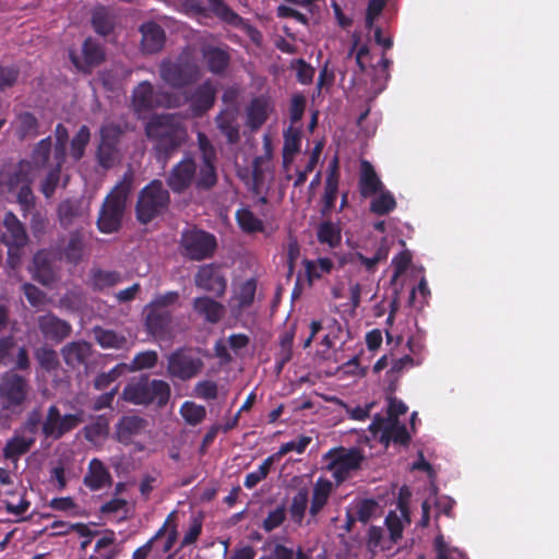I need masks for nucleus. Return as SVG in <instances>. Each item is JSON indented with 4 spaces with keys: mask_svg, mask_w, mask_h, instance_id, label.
Listing matches in <instances>:
<instances>
[{
    "mask_svg": "<svg viewBox=\"0 0 559 559\" xmlns=\"http://www.w3.org/2000/svg\"><path fill=\"white\" fill-rule=\"evenodd\" d=\"M146 135L155 142L158 159L167 162L169 155L178 150L187 138V131L180 119L174 115L153 117L146 124Z\"/></svg>",
    "mask_w": 559,
    "mask_h": 559,
    "instance_id": "nucleus-1",
    "label": "nucleus"
},
{
    "mask_svg": "<svg viewBox=\"0 0 559 559\" xmlns=\"http://www.w3.org/2000/svg\"><path fill=\"white\" fill-rule=\"evenodd\" d=\"M121 397L133 405H155L164 407L170 397V386L166 381L151 379L143 374L132 379L123 389Z\"/></svg>",
    "mask_w": 559,
    "mask_h": 559,
    "instance_id": "nucleus-2",
    "label": "nucleus"
},
{
    "mask_svg": "<svg viewBox=\"0 0 559 559\" xmlns=\"http://www.w3.org/2000/svg\"><path fill=\"white\" fill-rule=\"evenodd\" d=\"M131 185L132 174L127 173L106 197L97 218V226L102 233L111 234L119 229Z\"/></svg>",
    "mask_w": 559,
    "mask_h": 559,
    "instance_id": "nucleus-3",
    "label": "nucleus"
},
{
    "mask_svg": "<svg viewBox=\"0 0 559 559\" xmlns=\"http://www.w3.org/2000/svg\"><path fill=\"white\" fill-rule=\"evenodd\" d=\"M31 392L28 379L13 370L0 376V409L5 415H20Z\"/></svg>",
    "mask_w": 559,
    "mask_h": 559,
    "instance_id": "nucleus-4",
    "label": "nucleus"
},
{
    "mask_svg": "<svg viewBox=\"0 0 559 559\" xmlns=\"http://www.w3.org/2000/svg\"><path fill=\"white\" fill-rule=\"evenodd\" d=\"M169 192L159 180H153L144 187L136 204V217L142 224H147L162 214L169 204Z\"/></svg>",
    "mask_w": 559,
    "mask_h": 559,
    "instance_id": "nucleus-5",
    "label": "nucleus"
},
{
    "mask_svg": "<svg viewBox=\"0 0 559 559\" xmlns=\"http://www.w3.org/2000/svg\"><path fill=\"white\" fill-rule=\"evenodd\" d=\"M326 469L337 483H342L349 475L359 469L365 455L358 448H336L330 450L324 456Z\"/></svg>",
    "mask_w": 559,
    "mask_h": 559,
    "instance_id": "nucleus-6",
    "label": "nucleus"
},
{
    "mask_svg": "<svg viewBox=\"0 0 559 559\" xmlns=\"http://www.w3.org/2000/svg\"><path fill=\"white\" fill-rule=\"evenodd\" d=\"M83 415V411L62 415L56 405H50L41 425V435L46 439L59 440L84 421Z\"/></svg>",
    "mask_w": 559,
    "mask_h": 559,
    "instance_id": "nucleus-7",
    "label": "nucleus"
},
{
    "mask_svg": "<svg viewBox=\"0 0 559 559\" xmlns=\"http://www.w3.org/2000/svg\"><path fill=\"white\" fill-rule=\"evenodd\" d=\"M159 74L164 82L173 87H182L195 82L200 76L198 64L188 57H180L176 61H163Z\"/></svg>",
    "mask_w": 559,
    "mask_h": 559,
    "instance_id": "nucleus-8",
    "label": "nucleus"
},
{
    "mask_svg": "<svg viewBox=\"0 0 559 559\" xmlns=\"http://www.w3.org/2000/svg\"><path fill=\"white\" fill-rule=\"evenodd\" d=\"M180 247L185 257L200 261L213 255L216 239L204 230L194 227L188 228L181 234Z\"/></svg>",
    "mask_w": 559,
    "mask_h": 559,
    "instance_id": "nucleus-9",
    "label": "nucleus"
},
{
    "mask_svg": "<svg viewBox=\"0 0 559 559\" xmlns=\"http://www.w3.org/2000/svg\"><path fill=\"white\" fill-rule=\"evenodd\" d=\"M5 231L2 241L8 246V264L11 269L21 262V249L27 243L28 237L23 224L13 213H7L3 219Z\"/></svg>",
    "mask_w": 559,
    "mask_h": 559,
    "instance_id": "nucleus-10",
    "label": "nucleus"
},
{
    "mask_svg": "<svg viewBox=\"0 0 559 559\" xmlns=\"http://www.w3.org/2000/svg\"><path fill=\"white\" fill-rule=\"evenodd\" d=\"M200 167L191 157L183 158L176 164L168 177L167 185L176 193H182L188 188L194 187L197 191H209L212 188L199 187Z\"/></svg>",
    "mask_w": 559,
    "mask_h": 559,
    "instance_id": "nucleus-11",
    "label": "nucleus"
},
{
    "mask_svg": "<svg viewBox=\"0 0 559 559\" xmlns=\"http://www.w3.org/2000/svg\"><path fill=\"white\" fill-rule=\"evenodd\" d=\"M123 133L120 126L108 122L102 126L99 130L100 141L97 147L98 164L108 169L120 160L118 142Z\"/></svg>",
    "mask_w": 559,
    "mask_h": 559,
    "instance_id": "nucleus-12",
    "label": "nucleus"
},
{
    "mask_svg": "<svg viewBox=\"0 0 559 559\" xmlns=\"http://www.w3.org/2000/svg\"><path fill=\"white\" fill-rule=\"evenodd\" d=\"M145 326L147 332L156 340L170 342L178 333V322L171 311H162L152 308H144Z\"/></svg>",
    "mask_w": 559,
    "mask_h": 559,
    "instance_id": "nucleus-13",
    "label": "nucleus"
},
{
    "mask_svg": "<svg viewBox=\"0 0 559 559\" xmlns=\"http://www.w3.org/2000/svg\"><path fill=\"white\" fill-rule=\"evenodd\" d=\"M167 360V371L169 376L182 381L194 378L204 367L201 357L186 349H177L168 356Z\"/></svg>",
    "mask_w": 559,
    "mask_h": 559,
    "instance_id": "nucleus-14",
    "label": "nucleus"
},
{
    "mask_svg": "<svg viewBox=\"0 0 559 559\" xmlns=\"http://www.w3.org/2000/svg\"><path fill=\"white\" fill-rule=\"evenodd\" d=\"M197 140L201 157L198 185L203 188H214L217 183L216 148L207 135L202 132H198Z\"/></svg>",
    "mask_w": 559,
    "mask_h": 559,
    "instance_id": "nucleus-15",
    "label": "nucleus"
},
{
    "mask_svg": "<svg viewBox=\"0 0 559 559\" xmlns=\"http://www.w3.org/2000/svg\"><path fill=\"white\" fill-rule=\"evenodd\" d=\"M86 233L83 227H76L67 236L59 239L55 247L56 253L66 262L78 265L86 252Z\"/></svg>",
    "mask_w": 559,
    "mask_h": 559,
    "instance_id": "nucleus-16",
    "label": "nucleus"
},
{
    "mask_svg": "<svg viewBox=\"0 0 559 559\" xmlns=\"http://www.w3.org/2000/svg\"><path fill=\"white\" fill-rule=\"evenodd\" d=\"M369 429L385 445L390 442L406 444L409 440L406 427L399 418H377Z\"/></svg>",
    "mask_w": 559,
    "mask_h": 559,
    "instance_id": "nucleus-17",
    "label": "nucleus"
},
{
    "mask_svg": "<svg viewBox=\"0 0 559 559\" xmlns=\"http://www.w3.org/2000/svg\"><path fill=\"white\" fill-rule=\"evenodd\" d=\"M207 5L210 10L223 22L243 31L253 43H260L262 37L260 32L248 22H246L223 0H207Z\"/></svg>",
    "mask_w": 559,
    "mask_h": 559,
    "instance_id": "nucleus-18",
    "label": "nucleus"
},
{
    "mask_svg": "<svg viewBox=\"0 0 559 559\" xmlns=\"http://www.w3.org/2000/svg\"><path fill=\"white\" fill-rule=\"evenodd\" d=\"M58 221L62 228L83 227L88 217V206L81 199L63 200L57 209Z\"/></svg>",
    "mask_w": 559,
    "mask_h": 559,
    "instance_id": "nucleus-19",
    "label": "nucleus"
},
{
    "mask_svg": "<svg viewBox=\"0 0 559 559\" xmlns=\"http://www.w3.org/2000/svg\"><path fill=\"white\" fill-rule=\"evenodd\" d=\"M132 103L134 109L141 112L153 109L157 105L179 107L181 106V98L180 96H169L164 102H160L154 94L152 84L144 81L134 88Z\"/></svg>",
    "mask_w": 559,
    "mask_h": 559,
    "instance_id": "nucleus-20",
    "label": "nucleus"
},
{
    "mask_svg": "<svg viewBox=\"0 0 559 559\" xmlns=\"http://www.w3.org/2000/svg\"><path fill=\"white\" fill-rule=\"evenodd\" d=\"M194 284L218 297L225 294L227 287L226 278L219 267L214 264L202 265L194 276Z\"/></svg>",
    "mask_w": 559,
    "mask_h": 559,
    "instance_id": "nucleus-21",
    "label": "nucleus"
},
{
    "mask_svg": "<svg viewBox=\"0 0 559 559\" xmlns=\"http://www.w3.org/2000/svg\"><path fill=\"white\" fill-rule=\"evenodd\" d=\"M37 325L46 340L57 343L62 342L72 332V326L68 321L60 319L51 312L39 316L37 318Z\"/></svg>",
    "mask_w": 559,
    "mask_h": 559,
    "instance_id": "nucleus-22",
    "label": "nucleus"
},
{
    "mask_svg": "<svg viewBox=\"0 0 559 559\" xmlns=\"http://www.w3.org/2000/svg\"><path fill=\"white\" fill-rule=\"evenodd\" d=\"M32 171L37 175L38 170H50L51 168L62 167L64 160L58 163L55 159V147L52 148L51 138L47 136L40 140L34 147L31 159Z\"/></svg>",
    "mask_w": 559,
    "mask_h": 559,
    "instance_id": "nucleus-23",
    "label": "nucleus"
},
{
    "mask_svg": "<svg viewBox=\"0 0 559 559\" xmlns=\"http://www.w3.org/2000/svg\"><path fill=\"white\" fill-rule=\"evenodd\" d=\"M215 95L214 85L211 82H204L194 90L190 97L181 98V104L189 100L193 115L201 116L214 105Z\"/></svg>",
    "mask_w": 559,
    "mask_h": 559,
    "instance_id": "nucleus-24",
    "label": "nucleus"
},
{
    "mask_svg": "<svg viewBox=\"0 0 559 559\" xmlns=\"http://www.w3.org/2000/svg\"><path fill=\"white\" fill-rule=\"evenodd\" d=\"M83 59L81 60L73 52L70 53L73 64L82 71H90L93 67L98 66L105 59L103 47L93 38H87L82 47Z\"/></svg>",
    "mask_w": 559,
    "mask_h": 559,
    "instance_id": "nucleus-25",
    "label": "nucleus"
},
{
    "mask_svg": "<svg viewBox=\"0 0 559 559\" xmlns=\"http://www.w3.org/2000/svg\"><path fill=\"white\" fill-rule=\"evenodd\" d=\"M92 355V346L85 341H74L61 348V356L67 366L78 368L86 365Z\"/></svg>",
    "mask_w": 559,
    "mask_h": 559,
    "instance_id": "nucleus-26",
    "label": "nucleus"
},
{
    "mask_svg": "<svg viewBox=\"0 0 559 559\" xmlns=\"http://www.w3.org/2000/svg\"><path fill=\"white\" fill-rule=\"evenodd\" d=\"M83 483L91 490L96 491L109 487L112 478L105 464L98 459H93L88 464Z\"/></svg>",
    "mask_w": 559,
    "mask_h": 559,
    "instance_id": "nucleus-27",
    "label": "nucleus"
},
{
    "mask_svg": "<svg viewBox=\"0 0 559 559\" xmlns=\"http://www.w3.org/2000/svg\"><path fill=\"white\" fill-rule=\"evenodd\" d=\"M146 424V420L140 416H123L116 426L117 440L123 444H129L134 437L144 431Z\"/></svg>",
    "mask_w": 559,
    "mask_h": 559,
    "instance_id": "nucleus-28",
    "label": "nucleus"
},
{
    "mask_svg": "<svg viewBox=\"0 0 559 559\" xmlns=\"http://www.w3.org/2000/svg\"><path fill=\"white\" fill-rule=\"evenodd\" d=\"M142 34V49L146 53L159 51L165 44V32L160 25L155 22L143 23L140 27Z\"/></svg>",
    "mask_w": 559,
    "mask_h": 559,
    "instance_id": "nucleus-29",
    "label": "nucleus"
},
{
    "mask_svg": "<svg viewBox=\"0 0 559 559\" xmlns=\"http://www.w3.org/2000/svg\"><path fill=\"white\" fill-rule=\"evenodd\" d=\"M238 110L236 108H226L215 117V123L221 133L227 139V142L235 144L240 139Z\"/></svg>",
    "mask_w": 559,
    "mask_h": 559,
    "instance_id": "nucleus-30",
    "label": "nucleus"
},
{
    "mask_svg": "<svg viewBox=\"0 0 559 559\" xmlns=\"http://www.w3.org/2000/svg\"><path fill=\"white\" fill-rule=\"evenodd\" d=\"M411 523L408 508L400 503L397 510H392L385 518V525L390 533V544H396L403 536V531Z\"/></svg>",
    "mask_w": 559,
    "mask_h": 559,
    "instance_id": "nucleus-31",
    "label": "nucleus"
},
{
    "mask_svg": "<svg viewBox=\"0 0 559 559\" xmlns=\"http://www.w3.org/2000/svg\"><path fill=\"white\" fill-rule=\"evenodd\" d=\"M36 440L24 432L16 430L14 436L9 439L3 448V455L11 461H17L19 457L27 453L35 444Z\"/></svg>",
    "mask_w": 559,
    "mask_h": 559,
    "instance_id": "nucleus-32",
    "label": "nucleus"
},
{
    "mask_svg": "<svg viewBox=\"0 0 559 559\" xmlns=\"http://www.w3.org/2000/svg\"><path fill=\"white\" fill-rule=\"evenodd\" d=\"M33 277L45 286L51 285L56 281V272L47 252L39 251L34 255Z\"/></svg>",
    "mask_w": 559,
    "mask_h": 559,
    "instance_id": "nucleus-33",
    "label": "nucleus"
},
{
    "mask_svg": "<svg viewBox=\"0 0 559 559\" xmlns=\"http://www.w3.org/2000/svg\"><path fill=\"white\" fill-rule=\"evenodd\" d=\"M359 190L364 198L374 195L383 190V185L376 174L372 165L364 160L361 163V171L359 177Z\"/></svg>",
    "mask_w": 559,
    "mask_h": 559,
    "instance_id": "nucleus-34",
    "label": "nucleus"
},
{
    "mask_svg": "<svg viewBox=\"0 0 559 559\" xmlns=\"http://www.w3.org/2000/svg\"><path fill=\"white\" fill-rule=\"evenodd\" d=\"M271 107L263 97H257L251 100L247 107V126L252 130H258L267 119Z\"/></svg>",
    "mask_w": 559,
    "mask_h": 559,
    "instance_id": "nucleus-35",
    "label": "nucleus"
},
{
    "mask_svg": "<svg viewBox=\"0 0 559 559\" xmlns=\"http://www.w3.org/2000/svg\"><path fill=\"white\" fill-rule=\"evenodd\" d=\"M193 309L211 323L218 322L225 313V307L210 297L195 298Z\"/></svg>",
    "mask_w": 559,
    "mask_h": 559,
    "instance_id": "nucleus-36",
    "label": "nucleus"
},
{
    "mask_svg": "<svg viewBox=\"0 0 559 559\" xmlns=\"http://www.w3.org/2000/svg\"><path fill=\"white\" fill-rule=\"evenodd\" d=\"M202 56L209 70L217 74L224 72L230 61L229 53L225 49L214 46L203 47Z\"/></svg>",
    "mask_w": 559,
    "mask_h": 559,
    "instance_id": "nucleus-37",
    "label": "nucleus"
},
{
    "mask_svg": "<svg viewBox=\"0 0 559 559\" xmlns=\"http://www.w3.org/2000/svg\"><path fill=\"white\" fill-rule=\"evenodd\" d=\"M93 335L97 344L103 348L123 349L128 345L127 337L114 330L95 326L93 329Z\"/></svg>",
    "mask_w": 559,
    "mask_h": 559,
    "instance_id": "nucleus-38",
    "label": "nucleus"
},
{
    "mask_svg": "<svg viewBox=\"0 0 559 559\" xmlns=\"http://www.w3.org/2000/svg\"><path fill=\"white\" fill-rule=\"evenodd\" d=\"M36 178V174L32 171V165L22 160L19 163L16 169L9 175L5 186L9 192H15V190L23 187V183L33 182Z\"/></svg>",
    "mask_w": 559,
    "mask_h": 559,
    "instance_id": "nucleus-39",
    "label": "nucleus"
},
{
    "mask_svg": "<svg viewBox=\"0 0 559 559\" xmlns=\"http://www.w3.org/2000/svg\"><path fill=\"white\" fill-rule=\"evenodd\" d=\"M121 281V274L116 271L93 269L90 274V284L95 290H104L114 287Z\"/></svg>",
    "mask_w": 559,
    "mask_h": 559,
    "instance_id": "nucleus-40",
    "label": "nucleus"
},
{
    "mask_svg": "<svg viewBox=\"0 0 559 559\" xmlns=\"http://www.w3.org/2000/svg\"><path fill=\"white\" fill-rule=\"evenodd\" d=\"M332 491V484L325 479H318L314 484L313 495L309 513L316 516L322 508L326 504L328 499Z\"/></svg>",
    "mask_w": 559,
    "mask_h": 559,
    "instance_id": "nucleus-41",
    "label": "nucleus"
},
{
    "mask_svg": "<svg viewBox=\"0 0 559 559\" xmlns=\"http://www.w3.org/2000/svg\"><path fill=\"white\" fill-rule=\"evenodd\" d=\"M92 24L95 32L99 35H107L114 29L115 16L112 10L105 7L96 8L93 11Z\"/></svg>",
    "mask_w": 559,
    "mask_h": 559,
    "instance_id": "nucleus-42",
    "label": "nucleus"
},
{
    "mask_svg": "<svg viewBox=\"0 0 559 559\" xmlns=\"http://www.w3.org/2000/svg\"><path fill=\"white\" fill-rule=\"evenodd\" d=\"M59 306L70 311H80L86 306V297L81 287L74 286L60 297Z\"/></svg>",
    "mask_w": 559,
    "mask_h": 559,
    "instance_id": "nucleus-43",
    "label": "nucleus"
},
{
    "mask_svg": "<svg viewBox=\"0 0 559 559\" xmlns=\"http://www.w3.org/2000/svg\"><path fill=\"white\" fill-rule=\"evenodd\" d=\"M317 237L320 243L335 248L341 243V228L332 222H323L318 226Z\"/></svg>",
    "mask_w": 559,
    "mask_h": 559,
    "instance_id": "nucleus-44",
    "label": "nucleus"
},
{
    "mask_svg": "<svg viewBox=\"0 0 559 559\" xmlns=\"http://www.w3.org/2000/svg\"><path fill=\"white\" fill-rule=\"evenodd\" d=\"M300 145V132L298 129L289 127L284 132V145H283V163L288 166L294 158V155L299 151Z\"/></svg>",
    "mask_w": 559,
    "mask_h": 559,
    "instance_id": "nucleus-45",
    "label": "nucleus"
},
{
    "mask_svg": "<svg viewBox=\"0 0 559 559\" xmlns=\"http://www.w3.org/2000/svg\"><path fill=\"white\" fill-rule=\"evenodd\" d=\"M336 159L333 162L331 166L330 173L325 180V188L323 194L324 201V210H331L334 206V203L337 198V189H338V176L336 169Z\"/></svg>",
    "mask_w": 559,
    "mask_h": 559,
    "instance_id": "nucleus-46",
    "label": "nucleus"
},
{
    "mask_svg": "<svg viewBox=\"0 0 559 559\" xmlns=\"http://www.w3.org/2000/svg\"><path fill=\"white\" fill-rule=\"evenodd\" d=\"M44 418L41 408L35 407L26 414V417L19 430L36 440L37 435L41 432Z\"/></svg>",
    "mask_w": 559,
    "mask_h": 559,
    "instance_id": "nucleus-47",
    "label": "nucleus"
},
{
    "mask_svg": "<svg viewBox=\"0 0 559 559\" xmlns=\"http://www.w3.org/2000/svg\"><path fill=\"white\" fill-rule=\"evenodd\" d=\"M91 139L90 129L82 126L71 141L70 155L74 160H80Z\"/></svg>",
    "mask_w": 559,
    "mask_h": 559,
    "instance_id": "nucleus-48",
    "label": "nucleus"
},
{
    "mask_svg": "<svg viewBox=\"0 0 559 559\" xmlns=\"http://www.w3.org/2000/svg\"><path fill=\"white\" fill-rule=\"evenodd\" d=\"M367 546L372 552L380 550H390L393 544H390V537H384L383 528L371 525L368 530Z\"/></svg>",
    "mask_w": 559,
    "mask_h": 559,
    "instance_id": "nucleus-49",
    "label": "nucleus"
},
{
    "mask_svg": "<svg viewBox=\"0 0 559 559\" xmlns=\"http://www.w3.org/2000/svg\"><path fill=\"white\" fill-rule=\"evenodd\" d=\"M308 506V491L304 488L299 489L292 499L289 513L294 522L300 524Z\"/></svg>",
    "mask_w": 559,
    "mask_h": 559,
    "instance_id": "nucleus-50",
    "label": "nucleus"
},
{
    "mask_svg": "<svg viewBox=\"0 0 559 559\" xmlns=\"http://www.w3.org/2000/svg\"><path fill=\"white\" fill-rule=\"evenodd\" d=\"M274 461H275V455H271V456L266 457L259 465V467L255 471L247 474L246 479H245V486L247 488L251 489L254 486H257L261 480H263L270 473Z\"/></svg>",
    "mask_w": 559,
    "mask_h": 559,
    "instance_id": "nucleus-51",
    "label": "nucleus"
},
{
    "mask_svg": "<svg viewBox=\"0 0 559 559\" xmlns=\"http://www.w3.org/2000/svg\"><path fill=\"white\" fill-rule=\"evenodd\" d=\"M236 217L239 226L248 233L260 231L263 229L262 221L247 209L238 210Z\"/></svg>",
    "mask_w": 559,
    "mask_h": 559,
    "instance_id": "nucleus-52",
    "label": "nucleus"
},
{
    "mask_svg": "<svg viewBox=\"0 0 559 559\" xmlns=\"http://www.w3.org/2000/svg\"><path fill=\"white\" fill-rule=\"evenodd\" d=\"M157 360L158 355L155 350L141 352L133 358V360L129 365V370L134 372L143 369H151L156 366Z\"/></svg>",
    "mask_w": 559,
    "mask_h": 559,
    "instance_id": "nucleus-53",
    "label": "nucleus"
},
{
    "mask_svg": "<svg viewBox=\"0 0 559 559\" xmlns=\"http://www.w3.org/2000/svg\"><path fill=\"white\" fill-rule=\"evenodd\" d=\"M69 142V132L62 123H58L55 129V159L60 163L66 160V150Z\"/></svg>",
    "mask_w": 559,
    "mask_h": 559,
    "instance_id": "nucleus-54",
    "label": "nucleus"
},
{
    "mask_svg": "<svg viewBox=\"0 0 559 559\" xmlns=\"http://www.w3.org/2000/svg\"><path fill=\"white\" fill-rule=\"evenodd\" d=\"M180 413L189 425L200 424L206 415L205 407L197 405L193 402H185L180 408Z\"/></svg>",
    "mask_w": 559,
    "mask_h": 559,
    "instance_id": "nucleus-55",
    "label": "nucleus"
},
{
    "mask_svg": "<svg viewBox=\"0 0 559 559\" xmlns=\"http://www.w3.org/2000/svg\"><path fill=\"white\" fill-rule=\"evenodd\" d=\"M31 183L32 182H24L23 187L15 190V192H12L16 197V201L20 204L24 216L35 207V195L31 189Z\"/></svg>",
    "mask_w": 559,
    "mask_h": 559,
    "instance_id": "nucleus-56",
    "label": "nucleus"
},
{
    "mask_svg": "<svg viewBox=\"0 0 559 559\" xmlns=\"http://www.w3.org/2000/svg\"><path fill=\"white\" fill-rule=\"evenodd\" d=\"M396 203L393 195L390 192H380L370 204V210L379 215H384L391 212L395 207Z\"/></svg>",
    "mask_w": 559,
    "mask_h": 559,
    "instance_id": "nucleus-57",
    "label": "nucleus"
},
{
    "mask_svg": "<svg viewBox=\"0 0 559 559\" xmlns=\"http://www.w3.org/2000/svg\"><path fill=\"white\" fill-rule=\"evenodd\" d=\"M255 281L250 278L245 281L238 288L235 299L240 308L248 307L252 304L255 295Z\"/></svg>",
    "mask_w": 559,
    "mask_h": 559,
    "instance_id": "nucleus-58",
    "label": "nucleus"
},
{
    "mask_svg": "<svg viewBox=\"0 0 559 559\" xmlns=\"http://www.w3.org/2000/svg\"><path fill=\"white\" fill-rule=\"evenodd\" d=\"M22 290L32 307L39 309L46 305L47 295L37 286L31 283H24L22 285Z\"/></svg>",
    "mask_w": 559,
    "mask_h": 559,
    "instance_id": "nucleus-59",
    "label": "nucleus"
},
{
    "mask_svg": "<svg viewBox=\"0 0 559 559\" xmlns=\"http://www.w3.org/2000/svg\"><path fill=\"white\" fill-rule=\"evenodd\" d=\"M47 171V176L40 182V191L46 199H50L59 185L61 167L51 168Z\"/></svg>",
    "mask_w": 559,
    "mask_h": 559,
    "instance_id": "nucleus-60",
    "label": "nucleus"
},
{
    "mask_svg": "<svg viewBox=\"0 0 559 559\" xmlns=\"http://www.w3.org/2000/svg\"><path fill=\"white\" fill-rule=\"evenodd\" d=\"M175 515V512H171L165 524L156 532V534L151 538L148 539L143 546H141L140 548H138L134 552H133V557L132 559H146L147 556L150 555V552L152 551L153 549V545L154 543L164 535L165 531H166V526L169 525V522L170 520L174 518Z\"/></svg>",
    "mask_w": 559,
    "mask_h": 559,
    "instance_id": "nucleus-61",
    "label": "nucleus"
},
{
    "mask_svg": "<svg viewBox=\"0 0 559 559\" xmlns=\"http://www.w3.org/2000/svg\"><path fill=\"white\" fill-rule=\"evenodd\" d=\"M179 299L177 292H167L163 295H157L148 305L145 307L157 309L162 311H170V307L175 305Z\"/></svg>",
    "mask_w": 559,
    "mask_h": 559,
    "instance_id": "nucleus-62",
    "label": "nucleus"
},
{
    "mask_svg": "<svg viewBox=\"0 0 559 559\" xmlns=\"http://www.w3.org/2000/svg\"><path fill=\"white\" fill-rule=\"evenodd\" d=\"M333 262L329 258H319L316 261H306V270L310 277H320L324 273H330Z\"/></svg>",
    "mask_w": 559,
    "mask_h": 559,
    "instance_id": "nucleus-63",
    "label": "nucleus"
},
{
    "mask_svg": "<svg viewBox=\"0 0 559 559\" xmlns=\"http://www.w3.org/2000/svg\"><path fill=\"white\" fill-rule=\"evenodd\" d=\"M377 510L378 503L374 500H362L356 506V519L362 523H367L376 515Z\"/></svg>",
    "mask_w": 559,
    "mask_h": 559,
    "instance_id": "nucleus-64",
    "label": "nucleus"
}]
</instances>
